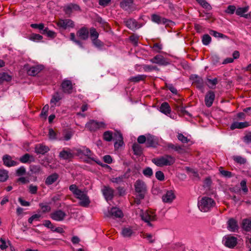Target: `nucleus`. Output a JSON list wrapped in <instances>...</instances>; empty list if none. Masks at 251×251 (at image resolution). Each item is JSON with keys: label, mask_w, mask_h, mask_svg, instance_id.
<instances>
[{"label": "nucleus", "mask_w": 251, "mask_h": 251, "mask_svg": "<svg viewBox=\"0 0 251 251\" xmlns=\"http://www.w3.org/2000/svg\"><path fill=\"white\" fill-rule=\"evenodd\" d=\"M152 162L158 167H163L167 166H172L176 161L174 157L165 154L152 159Z\"/></svg>", "instance_id": "f257e3e1"}, {"label": "nucleus", "mask_w": 251, "mask_h": 251, "mask_svg": "<svg viewBox=\"0 0 251 251\" xmlns=\"http://www.w3.org/2000/svg\"><path fill=\"white\" fill-rule=\"evenodd\" d=\"M215 204L213 199L208 197H203L199 201L198 207L201 211L206 212L210 210Z\"/></svg>", "instance_id": "f03ea898"}, {"label": "nucleus", "mask_w": 251, "mask_h": 251, "mask_svg": "<svg viewBox=\"0 0 251 251\" xmlns=\"http://www.w3.org/2000/svg\"><path fill=\"white\" fill-rule=\"evenodd\" d=\"M135 190L138 194L139 199H143L147 191V187L145 183L140 179L136 180L134 184Z\"/></svg>", "instance_id": "7ed1b4c3"}, {"label": "nucleus", "mask_w": 251, "mask_h": 251, "mask_svg": "<svg viewBox=\"0 0 251 251\" xmlns=\"http://www.w3.org/2000/svg\"><path fill=\"white\" fill-rule=\"evenodd\" d=\"M106 125L102 122H97L93 120H90L85 125V127L89 131H95L100 128H105Z\"/></svg>", "instance_id": "20e7f679"}, {"label": "nucleus", "mask_w": 251, "mask_h": 251, "mask_svg": "<svg viewBox=\"0 0 251 251\" xmlns=\"http://www.w3.org/2000/svg\"><path fill=\"white\" fill-rule=\"evenodd\" d=\"M141 217L143 221L146 222L150 226H152L151 223V221H155L157 220V217L155 213L151 211H146L141 214Z\"/></svg>", "instance_id": "39448f33"}, {"label": "nucleus", "mask_w": 251, "mask_h": 251, "mask_svg": "<svg viewBox=\"0 0 251 251\" xmlns=\"http://www.w3.org/2000/svg\"><path fill=\"white\" fill-rule=\"evenodd\" d=\"M77 199H79L81 201L80 202V205L82 206H87L89 205L90 201L89 198L86 194L79 189L77 193L75 195Z\"/></svg>", "instance_id": "423d86ee"}, {"label": "nucleus", "mask_w": 251, "mask_h": 251, "mask_svg": "<svg viewBox=\"0 0 251 251\" xmlns=\"http://www.w3.org/2000/svg\"><path fill=\"white\" fill-rule=\"evenodd\" d=\"M66 213L62 210H55L50 214V218L55 221H62L66 217Z\"/></svg>", "instance_id": "0eeeda50"}, {"label": "nucleus", "mask_w": 251, "mask_h": 251, "mask_svg": "<svg viewBox=\"0 0 251 251\" xmlns=\"http://www.w3.org/2000/svg\"><path fill=\"white\" fill-rule=\"evenodd\" d=\"M62 91L66 94H70L72 93L73 86L71 80L68 79H64L61 84Z\"/></svg>", "instance_id": "6e6552de"}, {"label": "nucleus", "mask_w": 251, "mask_h": 251, "mask_svg": "<svg viewBox=\"0 0 251 251\" xmlns=\"http://www.w3.org/2000/svg\"><path fill=\"white\" fill-rule=\"evenodd\" d=\"M56 24L58 26L64 29H66L68 27L73 28L75 26L74 22L70 19H60Z\"/></svg>", "instance_id": "1a4fd4ad"}, {"label": "nucleus", "mask_w": 251, "mask_h": 251, "mask_svg": "<svg viewBox=\"0 0 251 251\" xmlns=\"http://www.w3.org/2000/svg\"><path fill=\"white\" fill-rule=\"evenodd\" d=\"M237 240L235 237L228 235L225 236L223 241H225L224 245L226 247L233 249L237 245Z\"/></svg>", "instance_id": "9d476101"}, {"label": "nucleus", "mask_w": 251, "mask_h": 251, "mask_svg": "<svg viewBox=\"0 0 251 251\" xmlns=\"http://www.w3.org/2000/svg\"><path fill=\"white\" fill-rule=\"evenodd\" d=\"M158 145V139L157 137L150 134H147L146 146L147 147L156 148Z\"/></svg>", "instance_id": "9b49d317"}, {"label": "nucleus", "mask_w": 251, "mask_h": 251, "mask_svg": "<svg viewBox=\"0 0 251 251\" xmlns=\"http://www.w3.org/2000/svg\"><path fill=\"white\" fill-rule=\"evenodd\" d=\"M152 63L157 64L160 66H166L169 64V62L166 59L161 55H156L152 58L150 60Z\"/></svg>", "instance_id": "f8f14e48"}, {"label": "nucleus", "mask_w": 251, "mask_h": 251, "mask_svg": "<svg viewBox=\"0 0 251 251\" xmlns=\"http://www.w3.org/2000/svg\"><path fill=\"white\" fill-rule=\"evenodd\" d=\"M114 190L108 186H104L102 192L106 201L111 200L114 197Z\"/></svg>", "instance_id": "ddd939ff"}, {"label": "nucleus", "mask_w": 251, "mask_h": 251, "mask_svg": "<svg viewBox=\"0 0 251 251\" xmlns=\"http://www.w3.org/2000/svg\"><path fill=\"white\" fill-rule=\"evenodd\" d=\"M215 98V95L214 92L209 91L206 93L205 96L204 101L207 107H210L212 106Z\"/></svg>", "instance_id": "4468645a"}, {"label": "nucleus", "mask_w": 251, "mask_h": 251, "mask_svg": "<svg viewBox=\"0 0 251 251\" xmlns=\"http://www.w3.org/2000/svg\"><path fill=\"white\" fill-rule=\"evenodd\" d=\"M44 69L42 65L33 66L27 70V73L29 75L35 76Z\"/></svg>", "instance_id": "2eb2a0df"}, {"label": "nucleus", "mask_w": 251, "mask_h": 251, "mask_svg": "<svg viewBox=\"0 0 251 251\" xmlns=\"http://www.w3.org/2000/svg\"><path fill=\"white\" fill-rule=\"evenodd\" d=\"M176 197L173 191H168L162 196V201L164 202L170 203L175 199Z\"/></svg>", "instance_id": "dca6fc26"}, {"label": "nucleus", "mask_w": 251, "mask_h": 251, "mask_svg": "<svg viewBox=\"0 0 251 251\" xmlns=\"http://www.w3.org/2000/svg\"><path fill=\"white\" fill-rule=\"evenodd\" d=\"M190 79L193 81V83L197 85L196 87L199 89H201L203 87V79L197 75H192L190 76Z\"/></svg>", "instance_id": "f3484780"}, {"label": "nucleus", "mask_w": 251, "mask_h": 251, "mask_svg": "<svg viewBox=\"0 0 251 251\" xmlns=\"http://www.w3.org/2000/svg\"><path fill=\"white\" fill-rule=\"evenodd\" d=\"M133 0H123L120 2V7L126 11L131 10L133 8Z\"/></svg>", "instance_id": "a211bd4d"}, {"label": "nucleus", "mask_w": 251, "mask_h": 251, "mask_svg": "<svg viewBox=\"0 0 251 251\" xmlns=\"http://www.w3.org/2000/svg\"><path fill=\"white\" fill-rule=\"evenodd\" d=\"M76 35L81 39L86 40L89 37V31L86 27H82L77 31Z\"/></svg>", "instance_id": "6ab92c4d"}, {"label": "nucleus", "mask_w": 251, "mask_h": 251, "mask_svg": "<svg viewBox=\"0 0 251 251\" xmlns=\"http://www.w3.org/2000/svg\"><path fill=\"white\" fill-rule=\"evenodd\" d=\"M59 178V175L54 173L49 175L45 179V183L47 186L50 185L55 182Z\"/></svg>", "instance_id": "aec40b11"}, {"label": "nucleus", "mask_w": 251, "mask_h": 251, "mask_svg": "<svg viewBox=\"0 0 251 251\" xmlns=\"http://www.w3.org/2000/svg\"><path fill=\"white\" fill-rule=\"evenodd\" d=\"M2 160L4 165L8 167L14 166L18 164V162L12 160L11 157L7 154L3 156Z\"/></svg>", "instance_id": "412c9836"}, {"label": "nucleus", "mask_w": 251, "mask_h": 251, "mask_svg": "<svg viewBox=\"0 0 251 251\" xmlns=\"http://www.w3.org/2000/svg\"><path fill=\"white\" fill-rule=\"evenodd\" d=\"M227 228L232 232H234L238 228V226L236 220L233 218H230L227 221Z\"/></svg>", "instance_id": "4be33fe9"}, {"label": "nucleus", "mask_w": 251, "mask_h": 251, "mask_svg": "<svg viewBox=\"0 0 251 251\" xmlns=\"http://www.w3.org/2000/svg\"><path fill=\"white\" fill-rule=\"evenodd\" d=\"M109 214L113 218H122L123 217V213L121 210L116 207H113L109 211Z\"/></svg>", "instance_id": "5701e85b"}, {"label": "nucleus", "mask_w": 251, "mask_h": 251, "mask_svg": "<svg viewBox=\"0 0 251 251\" xmlns=\"http://www.w3.org/2000/svg\"><path fill=\"white\" fill-rule=\"evenodd\" d=\"M49 150L50 149L48 147L42 144H38L35 148V152L37 154H44Z\"/></svg>", "instance_id": "b1692460"}, {"label": "nucleus", "mask_w": 251, "mask_h": 251, "mask_svg": "<svg viewBox=\"0 0 251 251\" xmlns=\"http://www.w3.org/2000/svg\"><path fill=\"white\" fill-rule=\"evenodd\" d=\"M249 124L247 122H233L230 128L231 129H234L235 128H239V129H242L244 128L245 127H247L249 126Z\"/></svg>", "instance_id": "393cba45"}, {"label": "nucleus", "mask_w": 251, "mask_h": 251, "mask_svg": "<svg viewBox=\"0 0 251 251\" xmlns=\"http://www.w3.org/2000/svg\"><path fill=\"white\" fill-rule=\"evenodd\" d=\"M242 227L247 232L251 231V219L246 218L242 220Z\"/></svg>", "instance_id": "a878e982"}, {"label": "nucleus", "mask_w": 251, "mask_h": 251, "mask_svg": "<svg viewBox=\"0 0 251 251\" xmlns=\"http://www.w3.org/2000/svg\"><path fill=\"white\" fill-rule=\"evenodd\" d=\"M59 156L63 159L67 160L73 158L74 155L70 151L63 150L60 152Z\"/></svg>", "instance_id": "bb28decb"}, {"label": "nucleus", "mask_w": 251, "mask_h": 251, "mask_svg": "<svg viewBox=\"0 0 251 251\" xmlns=\"http://www.w3.org/2000/svg\"><path fill=\"white\" fill-rule=\"evenodd\" d=\"M34 160L35 159L34 157L28 153L25 154L24 155L21 156L19 159L20 161L23 163H26L34 162Z\"/></svg>", "instance_id": "cd10ccee"}, {"label": "nucleus", "mask_w": 251, "mask_h": 251, "mask_svg": "<svg viewBox=\"0 0 251 251\" xmlns=\"http://www.w3.org/2000/svg\"><path fill=\"white\" fill-rule=\"evenodd\" d=\"M126 26L131 30H134L139 28L138 26V23L134 19H130L127 20L126 22Z\"/></svg>", "instance_id": "c85d7f7f"}, {"label": "nucleus", "mask_w": 251, "mask_h": 251, "mask_svg": "<svg viewBox=\"0 0 251 251\" xmlns=\"http://www.w3.org/2000/svg\"><path fill=\"white\" fill-rule=\"evenodd\" d=\"M159 110L160 112L166 115L170 114L171 111V107L167 102H164L161 104Z\"/></svg>", "instance_id": "c756f323"}, {"label": "nucleus", "mask_w": 251, "mask_h": 251, "mask_svg": "<svg viewBox=\"0 0 251 251\" xmlns=\"http://www.w3.org/2000/svg\"><path fill=\"white\" fill-rule=\"evenodd\" d=\"M147 77V76L145 75H138L136 76L130 77L128 80L131 82L138 83L141 81H144Z\"/></svg>", "instance_id": "7c9ffc66"}, {"label": "nucleus", "mask_w": 251, "mask_h": 251, "mask_svg": "<svg viewBox=\"0 0 251 251\" xmlns=\"http://www.w3.org/2000/svg\"><path fill=\"white\" fill-rule=\"evenodd\" d=\"M115 135L117 136V141L114 143V147L115 149H118L123 145V138L122 134L120 132H117Z\"/></svg>", "instance_id": "2f4dec72"}, {"label": "nucleus", "mask_w": 251, "mask_h": 251, "mask_svg": "<svg viewBox=\"0 0 251 251\" xmlns=\"http://www.w3.org/2000/svg\"><path fill=\"white\" fill-rule=\"evenodd\" d=\"M132 150L134 152V154L136 155L140 156L143 152V150L141 146L137 144L134 143L132 145Z\"/></svg>", "instance_id": "473e14b6"}, {"label": "nucleus", "mask_w": 251, "mask_h": 251, "mask_svg": "<svg viewBox=\"0 0 251 251\" xmlns=\"http://www.w3.org/2000/svg\"><path fill=\"white\" fill-rule=\"evenodd\" d=\"M12 79V76L6 73H0V83L4 81L9 82Z\"/></svg>", "instance_id": "72a5a7b5"}, {"label": "nucleus", "mask_w": 251, "mask_h": 251, "mask_svg": "<svg viewBox=\"0 0 251 251\" xmlns=\"http://www.w3.org/2000/svg\"><path fill=\"white\" fill-rule=\"evenodd\" d=\"M30 171L32 174L35 175H38L42 173V169L40 165H31L30 166Z\"/></svg>", "instance_id": "f704fd0d"}, {"label": "nucleus", "mask_w": 251, "mask_h": 251, "mask_svg": "<svg viewBox=\"0 0 251 251\" xmlns=\"http://www.w3.org/2000/svg\"><path fill=\"white\" fill-rule=\"evenodd\" d=\"M126 178V174H125L116 177H112L111 178L110 181L113 183L119 184L123 182Z\"/></svg>", "instance_id": "c9c22d12"}, {"label": "nucleus", "mask_w": 251, "mask_h": 251, "mask_svg": "<svg viewBox=\"0 0 251 251\" xmlns=\"http://www.w3.org/2000/svg\"><path fill=\"white\" fill-rule=\"evenodd\" d=\"M133 233V230L130 227H124L122 230V234L124 237H130Z\"/></svg>", "instance_id": "e433bc0d"}, {"label": "nucleus", "mask_w": 251, "mask_h": 251, "mask_svg": "<svg viewBox=\"0 0 251 251\" xmlns=\"http://www.w3.org/2000/svg\"><path fill=\"white\" fill-rule=\"evenodd\" d=\"M143 70L145 72H149L155 70L157 72L160 71V69L156 66H153L151 65H144L143 66Z\"/></svg>", "instance_id": "4c0bfd02"}, {"label": "nucleus", "mask_w": 251, "mask_h": 251, "mask_svg": "<svg viewBox=\"0 0 251 251\" xmlns=\"http://www.w3.org/2000/svg\"><path fill=\"white\" fill-rule=\"evenodd\" d=\"M209 33L215 37L221 38L223 39H228V37L221 33L218 32L213 30H210Z\"/></svg>", "instance_id": "58836bf2"}, {"label": "nucleus", "mask_w": 251, "mask_h": 251, "mask_svg": "<svg viewBox=\"0 0 251 251\" xmlns=\"http://www.w3.org/2000/svg\"><path fill=\"white\" fill-rule=\"evenodd\" d=\"M41 33L46 34L48 37L52 38L56 36V33L54 31L49 30L48 27H46L43 31L41 32Z\"/></svg>", "instance_id": "ea45409f"}, {"label": "nucleus", "mask_w": 251, "mask_h": 251, "mask_svg": "<svg viewBox=\"0 0 251 251\" xmlns=\"http://www.w3.org/2000/svg\"><path fill=\"white\" fill-rule=\"evenodd\" d=\"M176 109L179 112L180 114L182 115H188L190 117H191L192 115L185 110V107L182 106H176Z\"/></svg>", "instance_id": "a19ab883"}, {"label": "nucleus", "mask_w": 251, "mask_h": 251, "mask_svg": "<svg viewBox=\"0 0 251 251\" xmlns=\"http://www.w3.org/2000/svg\"><path fill=\"white\" fill-rule=\"evenodd\" d=\"M249 10V6L239 7L236 10V14L241 17Z\"/></svg>", "instance_id": "79ce46f5"}, {"label": "nucleus", "mask_w": 251, "mask_h": 251, "mask_svg": "<svg viewBox=\"0 0 251 251\" xmlns=\"http://www.w3.org/2000/svg\"><path fill=\"white\" fill-rule=\"evenodd\" d=\"M203 8L207 10H211V5L205 0H196Z\"/></svg>", "instance_id": "37998d69"}, {"label": "nucleus", "mask_w": 251, "mask_h": 251, "mask_svg": "<svg viewBox=\"0 0 251 251\" xmlns=\"http://www.w3.org/2000/svg\"><path fill=\"white\" fill-rule=\"evenodd\" d=\"M103 138L106 141L110 142L113 139L112 132L110 131H106L103 133Z\"/></svg>", "instance_id": "c03bdc74"}, {"label": "nucleus", "mask_w": 251, "mask_h": 251, "mask_svg": "<svg viewBox=\"0 0 251 251\" xmlns=\"http://www.w3.org/2000/svg\"><path fill=\"white\" fill-rule=\"evenodd\" d=\"M78 152L87 156L88 158L92 159L91 158L92 153L89 149L84 147L83 148V149L81 150L80 151H78Z\"/></svg>", "instance_id": "a18cd8bd"}, {"label": "nucleus", "mask_w": 251, "mask_h": 251, "mask_svg": "<svg viewBox=\"0 0 251 251\" xmlns=\"http://www.w3.org/2000/svg\"><path fill=\"white\" fill-rule=\"evenodd\" d=\"M8 177V172L5 170L0 169V181H6Z\"/></svg>", "instance_id": "49530a36"}, {"label": "nucleus", "mask_w": 251, "mask_h": 251, "mask_svg": "<svg viewBox=\"0 0 251 251\" xmlns=\"http://www.w3.org/2000/svg\"><path fill=\"white\" fill-rule=\"evenodd\" d=\"M62 98L60 96L59 94L58 93H56L52 96L50 100V103H53L55 105L56 102L59 101Z\"/></svg>", "instance_id": "de8ad7c7"}, {"label": "nucleus", "mask_w": 251, "mask_h": 251, "mask_svg": "<svg viewBox=\"0 0 251 251\" xmlns=\"http://www.w3.org/2000/svg\"><path fill=\"white\" fill-rule=\"evenodd\" d=\"M211 41V38L208 34H204L202 38V42L204 45H208Z\"/></svg>", "instance_id": "09e8293b"}, {"label": "nucleus", "mask_w": 251, "mask_h": 251, "mask_svg": "<svg viewBox=\"0 0 251 251\" xmlns=\"http://www.w3.org/2000/svg\"><path fill=\"white\" fill-rule=\"evenodd\" d=\"M29 39L33 41H38L43 39V36L39 34L32 33L29 37Z\"/></svg>", "instance_id": "8fccbe9b"}, {"label": "nucleus", "mask_w": 251, "mask_h": 251, "mask_svg": "<svg viewBox=\"0 0 251 251\" xmlns=\"http://www.w3.org/2000/svg\"><path fill=\"white\" fill-rule=\"evenodd\" d=\"M167 146L169 149H171L177 151H179L182 150V147L177 144L175 145L172 143H169L167 144Z\"/></svg>", "instance_id": "3c124183"}, {"label": "nucleus", "mask_w": 251, "mask_h": 251, "mask_svg": "<svg viewBox=\"0 0 251 251\" xmlns=\"http://www.w3.org/2000/svg\"><path fill=\"white\" fill-rule=\"evenodd\" d=\"M38 191V186L33 184H30L28 186V191L31 194H36Z\"/></svg>", "instance_id": "603ef678"}, {"label": "nucleus", "mask_w": 251, "mask_h": 251, "mask_svg": "<svg viewBox=\"0 0 251 251\" xmlns=\"http://www.w3.org/2000/svg\"><path fill=\"white\" fill-rule=\"evenodd\" d=\"M49 109V106L48 104L45 105L42 109V111L40 114V117L45 118V119L47 118V113Z\"/></svg>", "instance_id": "864d4df0"}, {"label": "nucleus", "mask_w": 251, "mask_h": 251, "mask_svg": "<svg viewBox=\"0 0 251 251\" xmlns=\"http://www.w3.org/2000/svg\"><path fill=\"white\" fill-rule=\"evenodd\" d=\"M233 160L237 163L240 164H244L246 163V160L241 156H233Z\"/></svg>", "instance_id": "5fc2aeb1"}, {"label": "nucleus", "mask_w": 251, "mask_h": 251, "mask_svg": "<svg viewBox=\"0 0 251 251\" xmlns=\"http://www.w3.org/2000/svg\"><path fill=\"white\" fill-rule=\"evenodd\" d=\"M161 17L157 14H152L151 15V21L158 24H161Z\"/></svg>", "instance_id": "6e6d98bb"}, {"label": "nucleus", "mask_w": 251, "mask_h": 251, "mask_svg": "<svg viewBox=\"0 0 251 251\" xmlns=\"http://www.w3.org/2000/svg\"><path fill=\"white\" fill-rule=\"evenodd\" d=\"M90 37L92 39L98 38L99 37L98 32L96 31V29L94 27L90 28Z\"/></svg>", "instance_id": "4d7b16f0"}, {"label": "nucleus", "mask_w": 251, "mask_h": 251, "mask_svg": "<svg viewBox=\"0 0 251 251\" xmlns=\"http://www.w3.org/2000/svg\"><path fill=\"white\" fill-rule=\"evenodd\" d=\"M143 174L147 177H151L153 175V172L151 168L147 167L143 170Z\"/></svg>", "instance_id": "13d9d810"}, {"label": "nucleus", "mask_w": 251, "mask_h": 251, "mask_svg": "<svg viewBox=\"0 0 251 251\" xmlns=\"http://www.w3.org/2000/svg\"><path fill=\"white\" fill-rule=\"evenodd\" d=\"M178 139L183 143H187L190 140L187 137L184 136L182 133H178L177 135Z\"/></svg>", "instance_id": "bf43d9fd"}, {"label": "nucleus", "mask_w": 251, "mask_h": 251, "mask_svg": "<svg viewBox=\"0 0 251 251\" xmlns=\"http://www.w3.org/2000/svg\"><path fill=\"white\" fill-rule=\"evenodd\" d=\"M40 207L42 209L43 212L45 213L49 212L51 210V207L47 204H44L42 203L39 204Z\"/></svg>", "instance_id": "052dcab7"}, {"label": "nucleus", "mask_w": 251, "mask_h": 251, "mask_svg": "<svg viewBox=\"0 0 251 251\" xmlns=\"http://www.w3.org/2000/svg\"><path fill=\"white\" fill-rule=\"evenodd\" d=\"M219 171L221 175H222L223 176L227 177H230L232 176V173L230 172L224 170H223V168L222 167H220L219 169Z\"/></svg>", "instance_id": "680f3d73"}, {"label": "nucleus", "mask_w": 251, "mask_h": 251, "mask_svg": "<svg viewBox=\"0 0 251 251\" xmlns=\"http://www.w3.org/2000/svg\"><path fill=\"white\" fill-rule=\"evenodd\" d=\"M236 10V7L234 5H229L225 12L229 14H233Z\"/></svg>", "instance_id": "e2e57ef3"}, {"label": "nucleus", "mask_w": 251, "mask_h": 251, "mask_svg": "<svg viewBox=\"0 0 251 251\" xmlns=\"http://www.w3.org/2000/svg\"><path fill=\"white\" fill-rule=\"evenodd\" d=\"M26 173V170L24 166H21L16 171V175L17 176H22L24 175Z\"/></svg>", "instance_id": "0e129e2a"}, {"label": "nucleus", "mask_w": 251, "mask_h": 251, "mask_svg": "<svg viewBox=\"0 0 251 251\" xmlns=\"http://www.w3.org/2000/svg\"><path fill=\"white\" fill-rule=\"evenodd\" d=\"M155 177L158 180L160 181H163L165 178V176L163 173L160 171H157L155 173Z\"/></svg>", "instance_id": "69168bd1"}, {"label": "nucleus", "mask_w": 251, "mask_h": 251, "mask_svg": "<svg viewBox=\"0 0 251 251\" xmlns=\"http://www.w3.org/2000/svg\"><path fill=\"white\" fill-rule=\"evenodd\" d=\"M92 40L93 44L97 47L100 48L103 45V43L98 38L92 39Z\"/></svg>", "instance_id": "338daca9"}, {"label": "nucleus", "mask_w": 251, "mask_h": 251, "mask_svg": "<svg viewBox=\"0 0 251 251\" xmlns=\"http://www.w3.org/2000/svg\"><path fill=\"white\" fill-rule=\"evenodd\" d=\"M244 141L246 144H250L251 143V132H249L243 138Z\"/></svg>", "instance_id": "774afa93"}]
</instances>
